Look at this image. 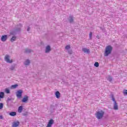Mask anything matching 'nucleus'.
I'll return each instance as SVG.
<instances>
[{
    "instance_id": "nucleus-1",
    "label": "nucleus",
    "mask_w": 127,
    "mask_h": 127,
    "mask_svg": "<svg viewBox=\"0 0 127 127\" xmlns=\"http://www.w3.org/2000/svg\"><path fill=\"white\" fill-rule=\"evenodd\" d=\"M16 26L17 28H16L14 30H12L10 32V35H16V34H17V32H20V31H21L22 24L19 23L18 25H17Z\"/></svg>"
},
{
    "instance_id": "nucleus-2",
    "label": "nucleus",
    "mask_w": 127,
    "mask_h": 127,
    "mask_svg": "<svg viewBox=\"0 0 127 127\" xmlns=\"http://www.w3.org/2000/svg\"><path fill=\"white\" fill-rule=\"evenodd\" d=\"M112 51H113V47L110 45L107 46L105 49L104 56L107 57V56H109L112 53Z\"/></svg>"
},
{
    "instance_id": "nucleus-3",
    "label": "nucleus",
    "mask_w": 127,
    "mask_h": 127,
    "mask_svg": "<svg viewBox=\"0 0 127 127\" xmlns=\"http://www.w3.org/2000/svg\"><path fill=\"white\" fill-rule=\"evenodd\" d=\"M104 115H105V112L103 110H101L100 111L96 112L95 116L98 120H101V119H103Z\"/></svg>"
},
{
    "instance_id": "nucleus-4",
    "label": "nucleus",
    "mask_w": 127,
    "mask_h": 127,
    "mask_svg": "<svg viewBox=\"0 0 127 127\" xmlns=\"http://www.w3.org/2000/svg\"><path fill=\"white\" fill-rule=\"evenodd\" d=\"M22 93L23 91L22 90H19L16 92V96L18 99H20L22 97Z\"/></svg>"
},
{
    "instance_id": "nucleus-5",
    "label": "nucleus",
    "mask_w": 127,
    "mask_h": 127,
    "mask_svg": "<svg viewBox=\"0 0 127 127\" xmlns=\"http://www.w3.org/2000/svg\"><path fill=\"white\" fill-rule=\"evenodd\" d=\"M5 61L7 62V63H12L13 61L12 60H9V56L6 55L5 56Z\"/></svg>"
},
{
    "instance_id": "nucleus-6",
    "label": "nucleus",
    "mask_w": 127,
    "mask_h": 127,
    "mask_svg": "<svg viewBox=\"0 0 127 127\" xmlns=\"http://www.w3.org/2000/svg\"><path fill=\"white\" fill-rule=\"evenodd\" d=\"M69 23H73L74 22V16L72 15H70L67 18Z\"/></svg>"
},
{
    "instance_id": "nucleus-7",
    "label": "nucleus",
    "mask_w": 127,
    "mask_h": 127,
    "mask_svg": "<svg viewBox=\"0 0 127 127\" xmlns=\"http://www.w3.org/2000/svg\"><path fill=\"white\" fill-rule=\"evenodd\" d=\"M54 124V120L52 119L50 120L46 127H52V125Z\"/></svg>"
},
{
    "instance_id": "nucleus-8",
    "label": "nucleus",
    "mask_w": 127,
    "mask_h": 127,
    "mask_svg": "<svg viewBox=\"0 0 127 127\" xmlns=\"http://www.w3.org/2000/svg\"><path fill=\"white\" fill-rule=\"evenodd\" d=\"M7 39V35H2L1 37V41H2V42H5Z\"/></svg>"
},
{
    "instance_id": "nucleus-9",
    "label": "nucleus",
    "mask_w": 127,
    "mask_h": 127,
    "mask_svg": "<svg viewBox=\"0 0 127 127\" xmlns=\"http://www.w3.org/2000/svg\"><path fill=\"white\" fill-rule=\"evenodd\" d=\"M31 52H33V51L30 49L26 48L25 49V51L24 53H26V54H29V53H31Z\"/></svg>"
},
{
    "instance_id": "nucleus-10",
    "label": "nucleus",
    "mask_w": 127,
    "mask_h": 127,
    "mask_svg": "<svg viewBox=\"0 0 127 127\" xmlns=\"http://www.w3.org/2000/svg\"><path fill=\"white\" fill-rule=\"evenodd\" d=\"M27 101H28V96L27 95H25L23 98L22 102V103H27Z\"/></svg>"
},
{
    "instance_id": "nucleus-11",
    "label": "nucleus",
    "mask_w": 127,
    "mask_h": 127,
    "mask_svg": "<svg viewBox=\"0 0 127 127\" xmlns=\"http://www.w3.org/2000/svg\"><path fill=\"white\" fill-rule=\"evenodd\" d=\"M57 108V106H56V104L55 105H52L51 106V112H54V111H55V110H56Z\"/></svg>"
},
{
    "instance_id": "nucleus-12",
    "label": "nucleus",
    "mask_w": 127,
    "mask_h": 127,
    "mask_svg": "<svg viewBox=\"0 0 127 127\" xmlns=\"http://www.w3.org/2000/svg\"><path fill=\"white\" fill-rule=\"evenodd\" d=\"M50 51H51V47H50V46L48 45L46 48L45 53H49V52H50Z\"/></svg>"
},
{
    "instance_id": "nucleus-13",
    "label": "nucleus",
    "mask_w": 127,
    "mask_h": 127,
    "mask_svg": "<svg viewBox=\"0 0 127 127\" xmlns=\"http://www.w3.org/2000/svg\"><path fill=\"white\" fill-rule=\"evenodd\" d=\"M20 124V123L19 122V121H17V122L13 123L12 127H18V126H19Z\"/></svg>"
},
{
    "instance_id": "nucleus-14",
    "label": "nucleus",
    "mask_w": 127,
    "mask_h": 127,
    "mask_svg": "<svg viewBox=\"0 0 127 127\" xmlns=\"http://www.w3.org/2000/svg\"><path fill=\"white\" fill-rule=\"evenodd\" d=\"M114 110H115V111H118V110H119V106H118L117 102L114 103Z\"/></svg>"
},
{
    "instance_id": "nucleus-15",
    "label": "nucleus",
    "mask_w": 127,
    "mask_h": 127,
    "mask_svg": "<svg viewBox=\"0 0 127 127\" xmlns=\"http://www.w3.org/2000/svg\"><path fill=\"white\" fill-rule=\"evenodd\" d=\"M82 51L84 52V53H87L88 54H90V50L87 48L82 49Z\"/></svg>"
},
{
    "instance_id": "nucleus-16",
    "label": "nucleus",
    "mask_w": 127,
    "mask_h": 127,
    "mask_svg": "<svg viewBox=\"0 0 127 127\" xmlns=\"http://www.w3.org/2000/svg\"><path fill=\"white\" fill-rule=\"evenodd\" d=\"M55 96L57 99H59L61 96V93L59 91H56L55 93Z\"/></svg>"
},
{
    "instance_id": "nucleus-17",
    "label": "nucleus",
    "mask_w": 127,
    "mask_h": 127,
    "mask_svg": "<svg viewBox=\"0 0 127 127\" xmlns=\"http://www.w3.org/2000/svg\"><path fill=\"white\" fill-rule=\"evenodd\" d=\"M30 64V61L29 60H26V61L24 62V64L25 66H28Z\"/></svg>"
},
{
    "instance_id": "nucleus-18",
    "label": "nucleus",
    "mask_w": 127,
    "mask_h": 127,
    "mask_svg": "<svg viewBox=\"0 0 127 127\" xmlns=\"http://www.w3.org/2000/svg\"><path fill=\"white\" fill-rule=\"evenodd\" d=\"M107 79L108 80V81H109V82H110V83H112V81H113V77H112V76L109 75V76L107 77Z\"/></svg>"
},
{
    "instance_id": "nucleus-19",
    "label": "nucleus",
    "mask_w": 127,
    "mask_h": 127,
    "mask_svg": "<svg viewBox=\"0 0 127 127\" xmlns=\"http://www.w3.org/2000/svg\"><path fill=\"white\" fill-rule=\"evenodd\" d=\"M9 116H11V117H14L16 116V112H10L9 114Z\"/></svg>"
},
{
    "instance_id": "nucleus-20",
    "label": "nucleus",
    "mask_w": 127,
    "mask_h": 127,
    "mask_svg": "<svg viewBox=\"0 0 127 127\" xmlns=\"http://www.w3.org/2000/svg\"><path fill=\"white\" fill-rule=\"evenodd\" d=\"M22 110H23V106H19L18 109V113H21L22 112Z\"/></svg>"
},
{
    "instance_id": "nucleus-21",
    "label": "nucleus",
    "mask_w": 127,
    "mask_h": 127,
    "mask_svg": "<svg viewBox=\"0 0 127 127\" xmlns=\"http://www.w3.org/2000/svg\"><path fill=\"white\" fill-rule=\"evenodd\" d=\"M16 38H17L15 36L12 37V38L10 39L11 42H14V41H15V40H16Z\"/></svg>"
},
{
    "instance_id": "nucleus-22",
    "label": "nucleus",
    "mask_w": 127,
    "mask_h": 127,
    "mask_svg": "<svg viewBox=\"0 0 127 127\" xmlns=\"http://www.w3.org/2000/svg\"><path fill=\"white\" fill-rule=\"evenodd\" d=\"M18 87V84H14L11 86V89H16Z\"/></svg>"
},
{
    "instance_id": "nucleus-23",
    "label": "nucleus",
    "mask_w": 127,
    "mask_h": 127,
    "mask_svg": "<svg viewBox=\"0 0 127 127\" xmlns=\"http://www.w3.org/2000/svg\"><path fill=\"white\" fill-rule=\"evenodd\" d=\"M3 97H4V92H0V98H2L3 99Z\"/></svg>"
},
{
    "instance_id": "nucleus-24",
    "label": "nucleus",
    "mask_w": 127,
    "mask_h": 127,
    "mask_svg": "<svg viewBox=\"0 0 127 127\" xmlns=\"http://www.w3.org/2000/svg\"><path fill=\"white\" fill-rule=\"evenodd\" d=\"M111 98H112V100L114 103H115L116 101V99H115V97L114 96V94H111Z\"/></svg>"
},
{
    "instance_id": "nucleus-25",
    "label": "nucleus",
    "mask_w": 127,
    "mask_h": 127,
    "mask_svg": "<svg viewBox=\"0 0 127 127\" xmlns=\"http://www.w3.org/2000/svg\"><path fill=\"white\" fill-rule=\"evenodd\" d=\"M5 92L6 94H10V90H9V89L8 88H5Z\"/></svg>"
},
{
    "instance_id": "nucleus-26",
    "label": "nucleus",
    "mask_w": 127,
    "mask_h": 127,
    "mask_svg": "<svg viewBox=\"0 0 127 127\" xmlns=\"http://www.w3.org/2000/svg\"><path fill=\"white\" fill-rule=\"evenodd\" d=\"M11 100H13V99H12V98H11L7 97L6 103H8V102H9L10 101H11Z\"/></svg>"
},
{
    "instance_id": "nucleus-27",
    "label": "nucleus",
    "mask_w": 127,
    "mask_h": 127,
    "mask_svg": "<svg viewBox=\"0 0 127 127\" xmlns=\"http://www.w3.org/2000/svg\"><path fill=\"white\" fill-rule=\"evenodd\" d=\"M65 48L66 50H69V49H70V48H71V47L70 46V45H66L65 46Z\"/></svg>"
},
{
    "instance_id": "nucleus-28",
    "label": "nucleus",
    "mask_w": 127,
    "mask_h": 127,
    "mask_svg": "<svg viewBox=\"0 0 127 127\" xmlns=\"http://www.w3.org/2000/svg\"><path fill=\"white\" fill-rule=\"evenodd\" d=\"M94 67H99V63L98 62H95L94 64Z\"/></svg>"
},
{
    "instance_id": "nucleus-29",
    "label": "nucleus",
    "mask_w": 127,
    "mask_h": 127,
    "mask_svg": "<svg viewBox=\"0 0 127 127\" xmlns=\"http://www.w3.org/2000/svg\"><path fill=\"white\" fill-rule=\"evenodd\" d=\"M14 68H15V67L14 66V65H11L10 68V69L11 70V71H13V70H14Z\"/></svg>"
},
{
    "instance_id": "nucleus-30",
    "label": "nucleus",
    "mask_w": 127,
    "mask_h": 127,
    "mask_svg": "<svg viewBox=\"0 0 127 127\" xmlns=\"http://www.w3.org/2000/svg\"><path fill=\"white\" fill-rule=\"evenodd\" d=\"M3 108V104L2 103H0V110H1Z\"/></svg>"
},
{
    "instance_id": "nucleus-31",
    "label": "nucleus",
    "mask_w": 127,
    "mask_h": 127,
    "mask_svg": "<svg viewBox=\"0 0 127 127\" xmlns=\"http://www.w3.org/2000/svg\"><path fill=\"white\" fill-rule=\"evenodd\" d=\"M93 35V33L90 32L89 33V39H92V36Z\"/></svg>"
},
{
    "instance_id": "nucleus-32",
    "label": "nucleus",
    "mask_w": 127,
    "mask_h": 127,
    "mask_svg": "<svg viewBox=\"0 0 127 127\" xmlns=\"http://www.w3.org/2000/svg\"><path fill=\"white\" fill-rule=\"evenodd\" d=\"M68 54H70V55L72 54L73 51H72V50H69L68 51Z\"/></svg>"
},
{
    "instance_id": "nucleus-33",
    "label": "nucleus",
    "mask_w": 127,
    "mask_h": 127,
    "mask_svg": "<svg viewBox=\"0 0 127 127\" xmlns=\"http://www.w3.org/2000/svg\"><path fill=\"white\" fill-rule=\"evenodd\" d=\"M124 95H127V90H124L123 91Z\"/></svg>"
},
{
    "instance_id": "nucleus-34",
    "label": "nucleus",
    "mask_w": 127,
    "mask_h": 127,
    "mask_svg": "<svg viewBox=\"0 0 127 127\" xmlns=\"http://www.w3.org/2000/svg\"><path fill=\"white\" fill-rule=\"evenodd\" d=\"M30 29H31L30 27H28V28L27 29V31H28V32H29V31H30Z\"/></svg>"
},
{
    "instance_id": "nucleus-35",
    "label": "nucleus",
    "mask_w": 127,
    "mask_h": 127,
    "mask_svg": "<svg viewBox=\"0 0 127 127\" xmlns=\"http://www.w3.org/2000/svg\"><path fill=\"white\" fill-rule=\"evenodd\" d=\"M27 112L23 114V116H24V117H25V116H27Z\"/></svg>"
},
{
    "instance_id": "nucleus-36",
    "label": "nucleus",
    "mask_w": 127,
    "mask_h": 127,
    "mask_svg": "<svg viewBox=\"0 0 127 127\" xmlns=\"http://www.w3.org/2000/svg\"><path fill=\"white\" fill-rule=\"evenodd\" d=\"M0 120H3V117L2 116V115L0 116Z\"/></svg>"
},
{
    "instance_id": "nucleus-37",
    "label": "nucleus",
    "mask_w": 127,
    "mask_h": 127,
    "mask_svg": "<svg viewBox=\"0 0 127 127\" xmlns=\"http://www.w3.org/2000/svg\"><path fill=\"white\" fill-rule=\"evenodd\" d=\"M96 38H98V39H100V37L99 36H97Z\"/></svg>"
},
{
    "instance_id": "nucleus-38",
    "label": "nucleus",
    "mask_w": 127,
    "mask_h": 127,
    "mask_svg": "<svg viewBox=\"0 0 127 127\" xmlns=\"http://www.w3.org/2000/svg\"><path fill=\"white\" fill-rule=\"evenodd\" d=\"M1 99H2V98L0 97V100H1Z\"/></svg>"
}]
</instances>
